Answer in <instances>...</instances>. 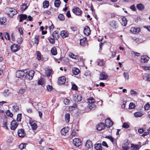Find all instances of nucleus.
Returning a JSON list of instances; mask_svg holds the SVG:
<instances>
[{
    "label": "nucleus",
    "instance_id": "9b49d317",
    "mask_svg": "<svg viewBox=\"0 0 150 150\" xmlns=\"http://www.w3.org/2000/svg\"><path fill=\"white\" fill-rule=\"evenodd\" d=\"M66 82V78L64 76H62L59 77L58 81V83L59 85L63 84Z\"/></svg>",
    "mask_w": 150,
    "mask_h": 150
},
{
    "label": "nucleus",
    "instance_id": "6e6552de",
    "mask_svg": "<svg viewBox=\"0 0 150 150\" xmlns=\"http://www.w3.org/2000/svg\"><path fill=\"white\" fill-rule=\"evenodd\" d=\"M12 112H17L19 110V108L16 103H14L12 105L11 108Z\"/></svg>",
    "mask_w": 150,
    "mask_h": 150
},
{
    "label": "nucleus",
    "instance_id": "603ef678",
    "mask_svg": "<svg viewBox=\"0 0 150 150\" xmlns=\"http://www.w3.org/2000/svg\"><path fill=\"white\" fill-rule=\"evenodd\" d=\"M144 107L145 110H150V105L148 103H147L144 105Z\"/></svg>",
    "mask_w": 150,
    "mask_h": 150
},
{
    "label": "nucleus",
    "instance_id": "5fc2aeb1",
    "mask_svg": "<svg viewBox=\"0 0 150 150\" xmlns=\"http://www.w3.org/2000/svg\"><path fill=\"white\" fill-rule=\"evenodd\" d=\"M70 28L72 31H73L74 32L77 31L78 30V28L76 26H71L70 27Z\"/></svg>",
    "mask_w": 150,
    "mask_h": 150
},
{
    "label": "nucleus",
    "instance_id": "f704fd0d",
    "mask_svg": "<svg viewBox=\"0 0 150 150\" xmlns=\"http://www.w3.org/2000/svg\"><path fill=\"white\" fill-rule=\"evenodd\" d=\"M143 115V114L141 112H136L134 114V116L136 117H141Z\"/></svg>",
    "mask_w": 150,
    "mask_h": 150
},
{
    "label": "nucleus",
    "instance_id": "423d86ee",
    "mask_svg": "<svg viewBox=\"0 0 150 150\" xmlns=\"http://www.w3.org/2000/svg\"><path fill=\"white\" fill-rule=\"evenodd\" d=\"M82 97L79 94H75L73 96V99L76 102H78L82 100Z\"/></svg>",
    "mask_w": 150,
    "mask_h": 150
},
{
    "label": "nucleus",
    "instance_id": "f8f14e48",
    "mask_svg": "<svg viewBox=\"0 0 150 150\" xmlns=\"http://www.w3.org/2000/svg\"><path fill=\"white\" fill-rule=\"evenodd\" d=\"M18 125L16 121L15 120H13L11 123V129L12 130H14Z\"/></svg>",
    "mask_w": 150,
    "mask_h": 150
},
{
    "label": "nucleus",
    "instance_id": "a878e982",
    "mask_svg": "<svg viewBox=\"0 0 150 150\" xmlns=\"http://www.w3.org/2000/svg\"><path fill=\"white\" fill-rule=\"evenodd\" d=\"M11 93L10 91L8 89H6L4 90L2 94L4 97H6L8 96Z\"/></svg>",
    "mask_w": 150,
    "mask_h": 150
},
{
    "label": "nucleus",
    "instance_id": "a211bd4d",
    "mask_svg": "<svg viewBox=\"0 0 150 150\" xmlns=\"http://www.w3.org/2000/svg\"><path fill=\"white\" fill-rule=\"evenodd\" d=\"M39 36L38 35H36L35 37L34 42L33 41L30 42V43L31 44L34 45V44H36L37 45H38L39 42Z\"/></svg>",
    "mask_w": 150,
    "mask_h": 150
},
{
    "label": "nucleus",
    "instance_id": "09e8293b",
    "mask_svg": "<svg viewBox=\"0 0 150 150\" xmlns=\"http://www.w3.org/2000/svg\"><path fill=\"white\" fill-rule=\"evenodd\" d=\"M144 77L146 79V80L148 81H150V74H146Z\"/></svg>",
    "mask_w": 150,
    "mask_h": 150
},
{
    "label": "nucleus",
    "instance_id": "58836bf2",
    "mask_svg": "<svg viewBox=\"0 0 150 150\" xmlns=\"http://www.w3.org/2000/svg\"><path fill=\"white\" fill-rule=\"evenodd\" d=\"M101 145L100 144H98L95 145L94 148L96 150H102Z\"/></svg>",
    "mask_w": 150,
    "mask_h": 150
},
{
    "label": "nucleus",
    "instance_id": "680f3d73",
    "mask_svg": "<svg viewBox=\"0 0 150 150\" xmlns=\"http://www.w3.org/2000/svg\"><path fill=\"white\" fill-rule=\"evenodd\" d=\"M26 146V145L23 144H21L19 146V148L21 149H23Z\"/></svg>",
    "mask_w": 150,
    "mask_h": 150
},
{
    "label": "nucleus",
    "instance_id": "f03ea898",
    "mask_svg": "<svg viewBox=\"0 0 150 150\" xmlns=\"http://www.w3.org/2000/svg\"><path fill=\"white\" fill-rule=\"evenodd\" d=\"M35 72L34 71L31 70L29 72H25V76L26 79L31 80L34 76Z\"/></svg>",
    "mask_w": 150,
    "mask_h": 150
},
{
    "label": "nucleus",
    "instance_id": "0e129e2a",
    "mask_svg": "<svg viewBox=\"0 0 150 150\" xmlns=\"http://www.w3.org/2000/svg\"><path fill=\"white\" fill-rule=\"evenodd\" d=\"M17 43L19 44H21L22 42V38L21 37L18 38L17 39Z\"/></svg>",
    "mask_w": 150,
    "mask_h": 150
},
{
    "label": "nucleus",
    "instance_id": "bf43d9fd",
    "mask_svg": "<svg viewBox=\"0 0 150 150\" xmlns=\"http://www.w3.org/2000/svg\"><path fill=\"white\" fill-rule=\"evenodd\" d=\"M21 114H19L17 115V120L21 121Z\"/></svg>",
    "mask_w": 150,
    "mask_h": 150
},
{
    "label": "nucleus",
    "instance_id": "20e7f679",
    "mask_svg": "<svg viewBox=\"0 0 150 150\" xmlns=\"http://www.w3.org/2000/svg\"><path fill=\"white\" fill-rule=\"evenodd\" d=\"M26 70H18L16 72V77L18 78H21L25 76Z\"/></svg>",
    "mask_w": 150,
    "mask_h": 150
},
{
    "label": "nucleus",
    "instance_id": "c03bdc74",
    "mask_svg": "<svg viewBox=\"0 0 150 150\" xmlns=\"http://www.w3.org/2000/svg\"><path fill=\"white\" fill-rule=\"evenodd\" d=\"M77 105L76 103L73 104V105L70 106H69V109L70 110L72 111L74 110L75 108L77 107Z\"/></svg>",
    "mask_w": 150,
    "mask_h": 150
},
{
    "label": "nucleus",
    "instance_id": "864d4df0",
    "mask_svg": "<svg viewBox=\"0 0 150 150\" xmlns=\"http://www.w3.org/2000/svg\"><path fill=\"white\" fill-rule=\"evenodd\" d=\"M25 91V88H21L19 89L18 93L21 94H23Z\"/></svg>",
    "mask_w": 150,
    "mask_h": 150
},
{
    "label": "nucleus",
    "instance_id": "79ce46f5",
    "mask_svg": "<svg viewBox=\"0 0 150 150\" xmlns=\"http://www.w3.org/2000/svg\"><path fill=\"white\" fill-rule=\"evenodd\" d=\"M137 8L140 10H143L144 8V6L141 4H139L137 5Z\"/></svg>",
    "mask_w": 150,
    "mask_h": 150
},
{
    "label": "nucleus",
    "instance_id": "37998d69",
    "mask_svg": "<svg viewBox=\"0 0 150 150\" xmlns=\"http://www.w3.org/2000/svg\"><path fill=\"white\" fill-rule=\"evenodd\" d=\"M58 18L60 21H64L65 20V16L62 14H60L58 16Z\"/></svg>",
    "mask_w": 150,
    "mask_h": 150
},
{
    "label": "nucleus",
    "instance_id": "aec40b11",
    "mask_svg": "<svg viewBox=\"0 0 150 150\" xmlns=\"http://www.w3.org/2000/svg\"><path fill=\"white\" fill-rule=\"evenodd\" d=\"M60 35L63 38H65L68 37V33L65 30H62L61 32Z\"/></svg>",
    "mask_w": 150,
    "mask_h": 150
},
{
    "label": "nucleus",
    "instance_id": "a19ab883",
    "mask_svg": "<svg viewBox=\"0 0 150 150\" xmlns=\"http://www.w3.org/2000/svg\"><path fill=\"white\" fill-rule=\"evenodd\" d=\"M122 25L125 26L127 24V20L126 18L125 17H123L122 18Z\"/></svg>",
    "mask_w": 150,
    "mask_h": 150
},
{
    "label": "nucleus",
    "instance_id": "2eb2a0df",
    "mask_svg": "<svg viewBox=\"0 0 150 150\" xmlns=\"http://www.w3.org/2000/svg\"><path fill=\"white\" fill-rule=\"evenodd\" d=\"M91 30L90 28L87 26H86L84 28L83 33L86 36L89 35L90 33Z\"/></svg>",
    "mask_w": 150,
    "mask_h": 150
},
{
    "label": "nucleus",
    "instance_id": "b1692460",
    "mask_svg": "<svg viewBox=\"0 0 150 150\" xmlns=\"http://www.w3.org/2000/svg\"><path fill=\"white\" fill-rule=\"evenodd\" d=\"M8 121H10V119L9 118H7L5 120H4L3 122V127H5V128L8 129V127L7 126V124L8 122Z\"/></svg>",
    "mask_w": 150,
    "mask_h": 150
},
{
    "label": "nucleus",
    "instance_id": "ea45409f",
    "mask_svg": "<svg viewBox=\"0 0 150 150\" xmlns=\"http://www.w3.org/2000/svg\"><path fill=\"white\" fill-rule=\"evenodd\" d=\"M52 72V70L50 69H47L45 71V74L48 77L50 76Z\"/></svg>",
    "mask_w": 150,
    "mask_h": 150
},
{
    "label": "nucleus",
    "instance_id": "cd10ccee",
    "mask_svg": "<svg viewBox=\"0 0 150 150\" xmlns=\"http://www.w3.org/2000/svg\"><path fill=\"white\" fill-rule=\"evenodd\" d=\"M108 77L107 75L105 74L102 73L100 75L99 79L100 80L106 79Z\"/></svg>",
    "mask_w": 150,
    "mask_h": 150
},
{
    "label": "nucleus",
    "instance_id": "c756f323",
    "mask_svg": "<svg viewBox=\"0 0 150 150\" xmlns=\"http://www.w3.org/2000/svg\"><path fill=\"white\" fill-rule=\"evenodd\" d=\"M52 36L54 38L57 39L59 37V34L58 33V31H54L53 33Z\"/></svg>",
    "mask_w": 150,
    "mask_h": 150
},
{
    "label": "nucleus",
    "instance_id": "f3484780",
    "mask_svg": "<svg viewBox=\"0 0 150 150\" xmlns=\"http://www.w3.org/2000/svg\"><path fill=\"white\" fill-rule=\"evenodd\" d=\"M140 28H135L134 27H132L130 31L133 34L138 33L140 31Z\"/></svg>",
    "mask_w": 150,
    "mask_h": 150
},
{
    "label": "nucleus",
    "instance_id": "39448f33",
    "mask_svg": "<svg viewBox=\"0 0 150 150\" xmlns=\"http://www.w3.org/2000/svg\"><path fill=\"white\" fill-rule=\"evenodd\" d=\"M20 46L16 44H14L12 45L11 47V51L13 52H16L20 49Z\"/></svg>",
    "mask_w": 150,
    "mask_h": 150
},
{
    "label": "nucleus",
    "instance_id": "c9c22d12",
    "mask_svg": "<svg viewBox=\"0 0 150 150\" xmlns=\"http://www.w3.org/2000/svg\"><path fill=\"white\" fill-rule=\"evenodd\" d=\"M110 25L113 28H116V23L115 21H112L110 22Z\"/></svg>",
    "mask_w": 150,
    "mask_h": 150
},
{
    "label": "nucleus",
    "instance_id": "13d9d810",
    "mask_svg": "<svg viewBox=\"0 0 150 150\" xmlns=\"http://www.w3.org/2000/svg\"><path fill=\"white\" fill-rule=\"evenodd\" d=\"M55 38H49V42L52 44H54L55 42Z\"/></svg>",
    "mask_w": 150,
    "mask_h": 150
},
{
    "label": "nucleus",
    "instance_id": "4468645a",
    "mask_svg": "<svg viewBox=\"0 0 150 150\" xmlns=\"http://www.w3.org/2000/svg\"><path fill=\"white\" fill-rule=\"evenodd\" d=\"M18 134L19 137H23L25 135L24 131L23 129H19L18 131Z\"/></svg>",
    "mask_w": 150,
    "mask_h": 150
},
{
    "label": "nucleus",
    "instance_id": "a18cd8bd",
    "mask_svg": "<svg viewBox=\"0 0 150 150\" xmlns=\"http://www.w3.org/2000/svg\"><path fill=\"white\" fill-rule=\"evenodd\" d=\"M123 75L125 79L127 80L129 79V74L128 72H124L123 73Z\"/></svg>",
    "mask_w": 150,
    "mask_h": 150
},
{
    "label": "nucleus",
    "instance_id": "0eeeda50",
    "mask_svg": "<svg viewBox=\"0 0 150 150\" xmlns=\"http://www.w3.org/2000/svg\"><path fill=\"white\" fill-rule=\"evenodd\" d=\"M73 143L76 147H79L81 145V140L79 138H75L73 140Z\"/></svg>",
    "mask_w": 150,
    "mask_h": 150
},
{
    "label": "nucleus",
    "instance_id": "72a5a7b5",
    "mask_svg": "<svg viewBox=\"0 0 150 150\" xmlns=\"http://www.w3.org/2000/svg\"><path fill=\"white\" fill-rule=\"evenodd\" d=\"M61 4L60 0H55L54 2V5L55 7H59Z\"/></svg>",
    "mask_w": 150,
    "mask_h": 150
},
{
    "label": "nucleus",
    "instance_id": "412c9836",
    "mask_svg": "<svg viewBox=\"0 0 150 150\" xmlns=\"http://www.w3.org/2000/svg\"><path fill=\"white\" fill-rule=\"evenodd\" d=\"M80 73V71L77 68L74 67L72 69V73L75 75H78Z\"/></svg>",
    "mask_w": 150,
    "mask_h": 150
},
{
    "label": "nucleus",
    "instance_id": "8fccbe9b",
    "mask_svg": "<svg viewBox=\"0 0 150 150\" xmlns=\"http://www.w3.org/2000/svg\"><path fill=\"white\" fill-rule=\"evenodd\" d=\"M130 93L131 95H134V96H137L138 95V93L137 92H136L134 90L132 89L130 91Z\"/></svg>",
    "mask_w": 150,
    "mask_h": 150
},
{
    "label": "nucleus",
    "instance_id": "4d7b16f0",
    "mask_svg": "<svg viewBox=\"0 0 150 150\" xmlns=\"http://www.w3.org/2000/svg\"><path fill=\"white\" fill-rule=\"evenodd\" d=\"M106 138L110 140L112 142H114V139L111 136H107L105 137Z\"/></svg>",
    "mask_w": 150,
    "mask_h": 150
},
{
    "label": "nucleus",
    "instance_id": "9d476101",
    "mask_svg": "<svg viewBox=\"0 0 150 150\" xmlns=\"http://www.w3.org/2000/svg\"><path fill=\"white\" fill-rule=\"evenodd\" d=\"M105 122V126L108 128L112 126L113 125V122L109 119H106Z\"/></svg>",
    "mask_w": 150,
    "mask_h": 150
},
{
    "label": "nucleus",
    "instance_id": "69168bd1",
    "mask_svg": "<svg viewBox=\"0 0 150 150\" xmlns=\"http://www.w3.org/2000/svg\"><path fill=\"white\" fill-rule=\"evenodd\" d=\"M72 90H77V86L75 84H72Z\"/></svg>",
    "mask_w": 150,
    "mask_h": 150
},
{
    "label": "nucleus",
    "instance_id": "774afa93",
    "mask_svg": "<svg viewBox=\"0 0 150 150\" xmlns=\"http://www.w3.org/2000/svg\"><path fill=\"white\" fill-rule=\"evenodd\" d=\"M70 101L68 99H64V102L66 105H67L70 102Z\"/></svg>",
    "mask_w": 150,
    "mask_h": 150
},
{
    "label": "nucleus",
    "instance_id": "4be33fe9",
    "mask_svg": "<svg viewBox=\"0 0 150 150\" xmlns=\"http://www.w3.org/2000/svg\"><path fill=\"white\" fill-rule=\"evenodd\" d=\"M87 42V40L86 37H84L80 40V44L83 46Z\"/></svg>",
    "mask_w": 150,
    "mask_h": 150
},
{
    "label": "nucleus",
    "instance_id": "393cba45",
    "mask_svg": "<svg viewBox=\"0 0 150 150\" xmlns=\"http://www.w3.org/2000/svg\"><path fill=\"white\" fill-rule=\"evenodd\" d=\"M68 128H63L61 130V133L62 134L65 136L68 132Z\"/></svg>",
    "mask_w": 150,
    "mask_h": 150
},
{
    "label": "nucleus",
    "instance_id": "7ed1b4c3",
    "mask_svg": "<svg viewBox=\"0 0 150 150\" xmlns=\"http://www.w3.org/2000/svg\"><path fill=\"white\" fill-rule=\"evenodd\" d=\"M8 10L9 12V13H8V15L11 17H12L14 15L17 13V10L13 8H8Z\"/></svg>",
    "mask_w": 150,
    "mask_h": 150
},
{
    "label": "nucleus",
    "instance_id": "49530a36",
    "mask_svg": "<svg viewBox=\"0 0 150 150\" xmlns=\"http://www.w3.org/2000/svg\"><path fill=\"white\" fill-rule=\"evenodd\" d=\"M6 114L7 116L9 117H12L13 116V114L9 110L6 111Z\"/></svg>",
    "mask_w": 150,
    "mask_h": 150
},
{
    "label": "nucleus",
    "instance_id": "338daca9",
    "mask_svg": "<svg viewBox=\"0 0 150 150\" xmlns=\"http://www.w3.org/2000/svg\"><path fill=\"white\" fill-rule=\"evenodd\" d=\"M44 83V81L43 79H40L38 82V84L40 85L43 84Z\"/></svg>",
    "mask_w": 150,
    "mask_h": 150
},
{
    "label": "nucleus",
    "instance_id": "e433bc0d",
    "mask_svg": "<svg viewBox=\"0 0 150 150\" xmlns=\"http://www.w3.org/2000/svg\"><path fill=\"white\" fill-rule=\"evenodd\" d=\"M6 22V19L5 17L0 18V24H4Z\"/></svg>",
    "mask_w": 150,
    "mask_h": 150
},
{
    "label": "nucleus",
    "instance_id": "1a4fd4ad",
    "mask_svg": "<svg viewBox=\"0 0 150 150\" xmlns=\"http://www.w3.org/2000/svg\"><path fill=\"white\" fill-rule=\"evenodd\" d=\"M72 11L76 15H80L81 13L80 9L78 7H76L72 9Z\"/></svg>",
    "mask_w": 150,
    "mask_h": 150
},
{
    "label": "nucleus",
    "instance_id": "e2e57ef3",
    "mask_svg": "<svg viewBox=\"0 0 150 150\" xmlns=\"http://www.w3.org/2000/svg\"><path fill=\"white\" fill-rule=\"evenodd\" d=\"M5 37L6 40H9L10 39V35L7 33H5Z\"/></svg>",
    "mask_w": 150,
    "mask_h": 150
},
{
    "label": "nucleus",
    "instance_id": "de8ad7c7",
    "mask_svg": "<svg viewBox=\"0 0 150 150\" xmlns=\"http://www.w3.org/2000/svg\"><path fill=\"white\" fill-rule=\"evenodd\" d=\"M122 127L124 128L127 129L129 128L130 126L126 122H124L123 123Z\"/></svg>",
    "mask_w": 150,
    "mask_h": 150
},
{
    "label": "nucleus",
    "instance_id": "bb28decb",
    "mask_svg": "<svg viewBox=\"0 0 150 150\" xmlns=\"http://www.w3.org/2000/svg\"><path fill=\"white\" fill-rule=\"evenodd\" d=\"M19 21L22 22L23 20H25L27 18V16L26 14H21L20 15Z\"/></svg>",
    "mask_w": 150,
    "mask_h": 150
},
{
    "label": "nucleus",
    "instance_id": "5701e85b",
    "mask_svg": "<svg viewBox=\"0 0 150 150\" xmlns=\"http://www.w3.org/2000/svg\"><path fill=\"white\" fill-rule=\"evenodd\" d=\"M29 123L30 125L31 128L33 130H35L37 128V124L34 122L30 120L29 122Z\"/></svg>",
    "mask_w": 150,
    "mask_h": 150
},
{
    "label": "nucleus",
    "instance_id": "ddd939ff",
    "mask_svg": "<svg viewBox=\"0 0 150 150\" xmlns=\"http://www.w3.org/2000/svg\"><path fill=\"white\" fill-rule=\"evenodd\" d=\"M85 146L88 149L92 148L93 146L91 141L90 140H88L86 142Z\"/></svg>",
    "mask_w": 150,
    "mask_h": 150
},
{
    "label": "nucleus",
    "instance_id": "6ab92c4d",
    "mask_svg": "<svg viewBox=\"0 0 150 150\" xmlns=\"http://www.w3.org/2000/svg\"><path fill=\"white\" fill-rule=\"evenodd\" d=\"M149 58L146 55L142 56L141 57V62L143 63H146L149 60Z\"/></svg>",
    "mask_w": 150,
    "mask_h": 150
},
{
    "label": "nucleus",
    "instance_id": "7c9ffc66",
    "mask_svg": "<svg viewBox=\"0 0 150 150\" xmlns=\"http://www.w3.org/2000/svg\"><path fill=\"white\" fill-rule=\"evenodd\" d=\"M49 3L48 1H45L43 3V7L44 8H47L49 6Z\"/></svg>",
    "mask_w": 150,
    "mask_h": 150
},
{
    "label": "nucleus",
    "instance_id": "f257e3e1",
    "mask_svg": "<svg viewBox=\"0 0 150 150\" xmlns=\"http://www.w3.org/2000/svg\"><path fill=\"white\" fill-rule=\"evenodd\" d=\"M89 103L88 107L89 108L92 110H94L96 108V105L95 104V100L92 97H90L88 99Z\"/></svg>",
    "mask_w": 150,
    "mask_h": 150
},
{
    "label": "nucleus",
    "instance_id": "6e6d98bb",
    "mask_svg": "<svg viewBox=\"0 0 150 150\" xmlns=\"http://www.w3.org/2000/svg\"><path fill=\"white\" fill-rule=\"evenodd\" d=\"M46 88H47V90L48 91H51L53 88L52 86H50V85H47L46 86Z\"/></svg>",
    "mask_w": 150,
    "mask_h": 150
},
{
    "label": "nucleus",
    "instance_id": "3c124183",
    "mask_svg": "<svg viewBox=\"0 0 150 150\" xmlns=\"http://www.w3.org/2000/svg\"><path fill=\"white\" fill-rule=\"evenodd\" d=\"M37 58L38 60L41 59V54L39 51L37 52Z\"/></svg>",
    "mask_w": 150,
    "mask_h": 150
},
{
    "label": "nucleus",
    "instance_id": "473e14b6",
    "mask_svg": "<svg viewBox=\"0 0 150 150\" xmlns=\"http://www.w3.org/2000/svg\"><path fill=\"white\" fill-rule=\"evenodd\" d=\"M28 7L26 4H23L21 6V9L22 11H24Z\"/></svg>",
    "mask_w": 150,
    "mask_h": 150
},
{
    "label": "nucleus",
    "instance_id": "c85d7f7f",
    "mask_svg": "<svg viewBox=\"0 0 150 150\" xmlns=\"http://www.w3.org/2000/svg\"><path fill=\"white\" fill-rule=\"evenodd\" d=\"M131 148L132 150H139L140 147H139L137 145L132 144L131 145Z\"/></svg>",
    "mask_w": 150,
    "mask_h": 150
},
{
    "label": "nucleus",
    "instance_id": "4c0bfd02",
    "mask_svg": "<svg viewBox=\"0 0 150 150\" xmlns=\"http://www.w3.org/2000/svg\"><path fill=\"white\" fill-rule=\"evenodd\" d=\"M70 114L69 113L65 114V119L67 122H68L69 121Z\"/></svg>",
    "mask_w": 150,
    "mask_h": 150
},
{
    "label": "nucleus",
    "instance_id": "052dcab7",
    "mask_svg": "<svg viewBox=\"0 0 150 150\" xmlns=\"http://www.w3.org/2000/svg\"><path fill=\"white\" fill-rule=\"evenodd\" d=\"M135 107V105L133 103H131L129 105V108L132 109Z\"/></svg>",
    "mask_w": 150,
    "mask_h": 150
},
{
    "label": "nucleus",
    "instance_id": "dca6fc26",
    "mask_svg": "<svg viewBox=\"0 0 150 150\" xmlns=\"http://www.w3.org/2000/svg\"><path fill=\"white\" fill-rule=\"evenodd\" d=\"M105 128V126L104 123L100 122L97 126V129L99 131Z\"/></svg>",
    "mask_w": 150,
    "mask_h": 150
},
{
    "label": "nucleus",
    "instance_id": "2f4dec72",
    "mask_svg": "<svg viewBox=\"0 0 150 150\" xmlns=\"http://www.w3.org/2000/svg\"><path fill=\"white\" fill-rule=\"evenodd\" d=\"M51 52L52 54L54 55H55L57 54L56 48L55 47H53L51 50Z\"/></svg>",
    "mask_w": 150,
    "mask_h": 150
}]
</instances>
